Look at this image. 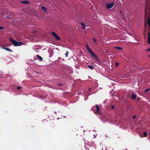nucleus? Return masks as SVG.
Listing matches in <instances>:
<instances>
[{
    "mask_svg": "<svg viewBox=\"0 0 150 150\" xmlns=\"http://www.w3.org/2000/svg\"><path fill=\"white\" fill-rule=\"evenodd\" d=\"M135 44L136 45H141V44L139 42H137L135 43Z\"/></svg>",
    "mask_w": 150,
    "mask_h": 150,
    "instance_id": "obj_21",
    "label": "nucleus"
},
{
    "mask_svg": "<svg viewBox=\"0 0 150 150\" xmlns=\"http://www.w3.org/2000/svg\"><path fill=\"white\" fill-rule=\"evenodd\" d=\"M148 43L149 45H150V39H148Z\"/></svg>",
    "mask_w": 150,
    "mask_h": 150,
    "instance_id": "obj_24",
    "label": "nucleus"
},
{
    "mask_svg": "<svg viewBox=\"0 0 150 150\" xmlns=\"http://www.w3.org/2000/svg\"><path fill=\"white\" fill-rule=\"evenodd\" d=\"M119 64V63H118L117 62H116L115 64V66L116 67H117L118 66V65Z\"/></svg>",
    "mask_w": 150,
    "mask_h": 150,
    "instance_id": "obj_20",
    "label": "nucleus"
},
{
    "mask_svg": "<svg viewBox=\"0 0 150 150\" xmlns=\"http://www.w3.org/2000/svg\"><path fill=\"white\" fill-rule=\"evenodd\" d=\"M121 77L122 78H125V76H121Z\"/></svg>",
    "mask_w": 150,
    "mask_h": 150,
    "instance_id": "obj_29",
    "label": "nucleus"
},
{
    "mask_svg": "<svg viewBox=\"0 0 150 150\" xmlns=\"http://www.w3.org/2000/svg\"><path fill=\"white\" fill-rule=\"evenodd\" d=\"M95 106L96 107V110H94L93 111V112L95 113L98 114V113H98V112L100 110V108L99 107V106H98V105H96V106H94V107H93V109H94V108Z\"/></svg>",
    "mask_w": 150,
    "mask_h": 150,
    "instance_id": "obj_4",
    "label": "nucleus"
},
{
    "mask_svg": "<svg viewBox=\"0 0 150 150\" xmlns=\"http://www.w3.org/2000/svg\"><path fill=\"white\" fill-rule=\"evenodd\" d=\"M88 67L90 69H91V70L93 69L94 68V67L92 65H88Z\"/></svg>",
    "mask_w": 150,
    "mask_h": 150,
    "instance_id": "obj_11",
    "label": "nucleus"
},
{
    "mask_svg": "<svg viewBox=\"0 0 150 150\" xmlns=\"http://www.w3.org/2000/svg\"><path fill=\"white\" fill-rule=\"evenodd\" d=\"M21 2L23 4H28L29 3V2L27 1H23Z\"/></svg>",
    "mask_w": 150,
    "mask_h": 150,
    "instance_id": "obj_10",
    "label": "nucleus"
},
{
    "mask_svg": "<svg viewBox=\"0 0 150 150\" xmlns=\"http://www.w3.org/2000/svg\"><path fill=\"white\" fill-rule=\"evenodd\" d=\"M93 41L94 42V43L95 44H96L97 43V40H96V39L94 38H93Z\"/></svg>",
    "mask_w": 150,
    "mask_h": 150,
    "instance_id": "obj_18",
    "label": "nucleus"
},
{
    "mask_svg": "<svg viewBox=\"0 0 150 150\" xmlns=\"http://www.w3.org/2000/svg\"><path fill=\"white\" fill-rule=\"evenodd\" d=\"M114 3H112L110 4H107L106 7L108 9H109L112 7L114 5Z\"/></svg>",
    "mask_w": 150,
    "mask_h": 150,
    "instance_id": "obj_6",
    "label": "nucleus"
},
{
    "mask_svg": "<svg viewBox=\"0 0 150 150\" xmlns=\"http://www.w3.org/2000/svg\"><path fill=\"white\" fill-rule=\"evenodd\" d=\"M2 48L7 51H9L10 52H12V50H11L10 49L7 47H2Z\"/></svg>",
    "mask_w": 150,
    "mask_h": 150,
    "instance_id": "obj_8",
    "label": "nucleus"
},
{
    "mask_svg": "<svg viewBox=\"0 0 150 150\" xmlns=\"http://www.w3.org/2000/svg\"><path fill=\"white\" fill-rule=\"evenodd\" d=\"M4 29V28L1 26H0V30L1 29Z\"/></svg>",
    "mask_w": 150,
    "mask_h": 150,
    "instance_id": "obj_22",
    "label": "nucleus"
},
{
    "mask_svg": "<svg viewBox=\"0 0 150 150\" xmlns=\"http://www.w3.org/2000/svg\"><path fill=\"white\" fill-rule=\"evenodd\" d=\"M86 150H89L88 148L86 149Z\"/></svg>",
    "mask_w": 150,
    "mask_h": 150,
    "instance_id": "obj_32",
    "label": "nucleus"
},
{
    "mask_svg": "<svg viewBox=\"0 0 150 150\" xmlns=\"http://www.w3.org/2000/svg\"><path fill=\"white\" fill-rule=\"evenodd\" d=\"M81 24L82 26V28L84 29H85L86 26L83 23H81Z\"/></svg>",
    "mask_w": 150,
    "mask_h": 150,
    "instance_id": "obj_13",
    "label": "nucleus"
},
{
    "mask_svg": "<svg viewBox=\"0 0 150 150\" xmlns=\"http://www.w3.org/2000/svg\"><path fill=\"white\" fill-rule=\"evenodd\" d=\"M68 53L69 52L68 51H66V53L65 54V55L66 57H67V56L68 54Z\"/></svg>",
    "mask_w": 150,
    "mask_h": 150,
    "instance_id": "obj_19",
    "label": "nucleus"
},
{
    "mask_svg": "<svg viewBox=\"0 0 150 150\" xmlns=\"http://www.w3.org/2000/svg\"><path fill=\"white\" fill-rule=\"evenodd\" d=\"M149 134H150V132H149Z\"/></svg>",
    "mask_w": 150,
    "mask_h": 150,
    "instance_id": "obj_38",
    "label": "nucleus"
},
{
    "mask_svg": "<svg viewBox=\"0 0 150 150\" xmlns=\"http://www.w3.org/2000/svg\"><path fill=\"white\" fill-rule=\"evenodd\" d=\"M146 50L147 51H150V49L149 48V49H147Z\"/></svg>",
    "mask_w": 150,
    "mask_h": 150,
    "instance_id": "obj_27",
    "label": "nucleus"
},
{
    "mask_svg": "<svg viewBox=\"0 0 150 150\" xmlns=\"http://www.w3.org/2000/svg\"><path fill=\"white\" fill-rule=\"evenodd\" d=\"M42 9V10L44 11H47V8L46 7H41Z\"/></svg>",
    "mask_w": 150,
    "mask_h": 150,
    "instance_id": "obj_12",
    "label": "nucleus"
},
{
    "mask_svg": "<svg viewBox=\"0 0 150 150\" xmlns=\"http://www.w3.org/2000/svg\"><path fill=\"white\" fill-rule=\"evenodd\" d=\"M10 40L15 46H20L23 45L22 42H18L12 38L10 39Z\"/></svg>",
    "mask_w": 150,
    "mask_h": 150,
    "instance_id": "obj_3",
    "label": "nucleus"
},
{
    "mask_svg": "<svg viewBox=\"0 0 150 150\" xmlns=\"http://www.w3.org/2000/svg\"><path fill=\"white\" fill-rule=\"evenodd\" d=\"M8 16H6V18H8Z\"/></svg>",
    "mask_w": 150,
    "mask_h": 150,
    "instance_id": "obj_34",
    "label": "nucleus"
},
{
    "mask_svg": "<svg viewBox=\"0 0 150 150\" xmlns=\"http://www.w3.org/2000/svg\"><path fill=\"white\" fill-rule=\"evenodd\" d=\"M140 97H139L138 98H137V100L138 101H139V100H140Z\"/></svg>",
    "mask_w": 150,
    "mask_h": 150,
    "instance_id": "obj_28",
    "label": "nucleus"
},
{
    "mask_svg": "<svg viewBox=\"0 0 150 150\" xmlns=\"http://www.w3.org/2000/svg\"><path fill=\"white\" fill-rule=\"evenodd\" d=\"M149 57H150V55H149Z\"/></svg>",
    "mask_w": 150,
    "mask_h": 150,
    "instance_id": "obj_37",
    "label": "nucleus"
},
{
    "mask_svg": "<svg viewBox=\"0 0 150 150\" xmlns=\"http://www.w3.org/2000/svg\"><path fill=\"white\" fill-rule=\"evenodd\" d=\"M86 46L87 50L90 53L92 56L96 59L98 61L100 62V60L98 59V56L97 55L95 54L93 51L89 48L88 45L87 44L86 45Z\"/></svg>",
    "mask_w": 150,
    "mask_h": 150,
    "instance_id": "obj_2",
    "label": "nucleus"
},
{
    "mask_svg": "<svg viewBox=\"0 0 150 150\" xmlns=\"http://www.w3.org/2000/svg\"><path fill=\"white\" fill-rule=\"evenodd\" d=\"M148 39H150V33L148 32Z\"/></svg>",
    "mask_w": 150,
    "mask_h": 150,
    "instance_id": "obj_17",
    "label": "nucleus"
},
{
    "mask_svg": "<svg viewBox=\"0 0 150 150\" xmlns=\"http://www.w3.org/2000/svg\"><path fill=\"white\" fill-rule=\"evenodd\" d=\"M52 35L55 38L58 40H59L60 39V38L57 35L55 32H52Z\"/></svg>",
    "mask_w": 150,
    "mask_h": 150,
    "instance_id": "obj_5",
    "label": "nucleus"
},
{
    "mask_svg": "<svg viewBox=\"0 0 150 150\" xmlns=\"http://www.w3.org/2000/svg\"><path fill=\"white\" fill-rule=\"evenodd\" d=\"M21 88V87L20 86H18L17 87V89L19 90Z\"/></svg>",
    "mask_w": 150,
    "mask_h": 150,
    "instance_id": "obj_23",
    "label": "nucleus"
},
{
    "mask_svg": "<svg viewBox=\"0 0 150 150\" xmlns=\"http://www.w3.org/2000/svg\"><path fill=\"white\" fill-rule=\"evenodd\" d=\"M145 12V20L147 19L148 24L150 26V0H146V2Z\"/></svg>",
    "mask_w": 150,
    "mask_h": 150,
    "instance_id": "obj_1",
    "label": "nucleus"
},
{
    "mask_svg": "<svg viewBox=\"0 0 150 150\" xmlns=\"http://www.w3.org/2000/svg\"><path fill=\"white\" fill-rule=\"evenodd\" d=\"M111 108L112 109H114V108H115V107L113 105H112L111 106Z\"/></svg>",
    "mask_w": 150,
    "mask_h": 150,
    "instance_id": "obj_26",
    "label": "nucleus"
},
{
    "mask_svg": "<svg viewBox=\"0 0 150 150\" xmlns=\"http://www.w3.org/2000/svg\"><path fill=\"white\" fill-rule=\"evenodd\" d=\"M150 90V88H147L146 89H145L144 91L145 92H147L148 91H149Z\"/></svg>",
    "mask_w": 150,
    "mask_h": 150,
    "instance_id": "obj_15",
    "label": "nucleus"
},
{
    "mask_svg": "<svg viewBox=\"0 0 150 150\" xmlns=\"http://www.w3.org/2000/svg\"><path fill=\"white\" fill-rule=\"evenodd\" d=\"M137 95L136 94L133 93L131 96V98L132 100H135L137 97Z\"/></svg>",
    "mask_w": 150,
    "mask_h": 150,
    "instance_id": "obj_7",
    "label": "nucleus"
},
{
    "mask_svg": "<svg viewBox=\"0 0 150 150\" xmlns=\"http://www.w3.org/2000/svg\"><path fill=\"white\" fill-rule=\"evenodd\" d=\"M120 13L121 14H122V11H120Z\"/></svg>",
    "mask_w": 150,
    "mask_h": 150,
    "instance_id": "obj_33",
    "label": "nucleus"
},
{
    "mask_svg": "<svg viewBox=\"0 0 150 150\" xmlns=\"http://www.w3.org/2000/svg\"><path fill=\"white\" fill-rule=\"evenodd\" d=\"M147 136V133L146 132H144V136L146 137Z\"/></svg>",
    "mask_w": 150,
    "mask_h": 150,
    "instance_id": "obj_16",
    "label": "nucleus"
},
{
    "mask_svg": "<svg viewBox=\"0 0 150 150\" xmlns=\"http://www.w3.org/2000/svg\"><path fill=\"white\" fill-rule=\"evenodd\" d=\"M36 57L38 59H39L40 61H42L43 59L39 55H36Z\"/></svg>",
    "mask_w": 150,
    "mask_h": 150,
    "instance_id": "obj_9",
    "label": "nucleus"
},
{
    "mask_svg": "<svg viewBox=\"0 0 150 150\" xmlns=\"http://www.w3.org/2000/svg\"><path fill=\"white\" fill-rule=\"evenodd\" d=\"M88 78H91V77H90L89 76H88Z\"/></svg>",
    "mask_w": 150,
    "mask_h": 150,
    "instance_id": "obj_35",
    "label": "nucleus"
},
{
    "mask_svg": "<svg viewBox=\"0 0 150 150\" xmlns=\"http://www.w3.org/2000/svg\"><path fill=\"white\" fill-rule=\"evenodd\" d=\"M59 86H62V84H60V83H59Z\"/></svg>",
    "mask_w": 150,
    "mask_h": 150,
    "instance_id": "obj_30",
    "label": "nucleus"
},
{
    "mask_svg": "<svg viewBox=\"0 0 150 150\" xmlns=\"http://www.w3.org/2000/svg\"><path fill=\"white\" fill-rule=\"evenodd\" d=\"M61 59V58H60V57H59V58H58V59L60 60V59Z\"/></svg>",
    "mask_w": 150,
    "mask_h": 150,
    "instance_id": "obj_31",
    "label": "nucleus"
},
{
    "mask_svg": "<svg viewBox=\"0 0 150 150\" xmlns=\"http://www.w3.org/2000/svg\"><path fill=\"white\" fill-rule=\"evenodd\" d=\"M136 116L135 115H134L133 116V117H132V119H135L136 117Z\"/></svg>",
    "mask_w": 150,
    "mask_h": 150,
    "instance_id": "obj_25",
    "label": "nucleus"
},
{
    "mask_svg": "<svg viewBox=\"0 0 150 150\" xmlns=\"http://www.w3.org/2000/svg\"><path fill=\"white\" fill-rule=\"evenodd\" d=\"M90 90H91V89L89 88V91H90Z\"/></svg>",
    "mask_w": 150,
    "mask_h": 150,
    "instance_id": "obj_36",
    "label": "nucleus"
},
{
    "mask_svg": "<svg viewBox=\"0 0 150 150\" xmlns=\"http://www.w3.org/2000/svg\"><path fill=\"white\" fill-rule=\"evenodd\" d=\"M115 48L116 49L119 50H122V48L120 47H115Z\"/></svg>",
    "mask_w": 150,
    "mask_h": 150,
    "instance_id": "obj_14",
    "label": "nucleus"
}]
</instances>
